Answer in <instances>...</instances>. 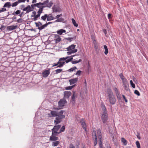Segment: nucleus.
I'll list each match as a JSON object with an SVG mask.
<instances>
[{
    "mask_svg": "<svg viewBox=\"0 0 148 148\" xmlns=\"http://www.w3.org/2000/svg\"><path fill=\"white\" fill-rule=\"evenodd\" d=\"M92 137L93 138H95V140L97 139V137L96 136V131H94L92 133Z\"/></svg>",
    "mask_w": 148,
    "mask_h": 148,
    "instance_id": "c85d7f7f",
    "label": "nucleus"
},
{
    "mask_svg": "<svg viewBox=\"0 0 148 148\" xmlns=\"http://www.w3.org/2000/svg\"><path fill=\"white\" fill-rule=\"evenodd\" d=\"M69 148H75V147L74 145H73L72 144H70V146H69Z\"/></svg>",
    "mask_w": 148,
    "mask_h": 148,
    "instance_id": "052dcab7",
    "label": "nucleus"
},
{
    "mask_svg": "<svg viewBox=\"0 0 148 148\" xmlns=\"http://www.w3.org/2000/svg\"><path fill=\"white\" fill-rule=\"evenodd\" d=\"M134 93L135 94L137 95L138 96H139L140 95L139 92L137 90H135Z\"/></svg>",
    "mask_w": 148,
    "mask_h": 148,
    "instance_id": "a18cd8bd",
    "label": "nucleus"
},
{
    "mask_svg": "<svg viewBox=\"0 0 148 148\" xmlns=\"http://www.w3.org/2000/svg\"><path fill=\"white\" fill-rule=\"evenodd\" d=\"M103 47L105 49L104 53L106 55H107L108 53V48H107V46L105 45H104L103 46Z\"/></svg>",
    "mask_w": 148,
    "mask_h": 148,
    "instance_id": "cd10ccee",
    "label": "nucleus"
},
{
    "mask_svg": "<svg viewBox=\"0 0 148 148\" xmlns=\"http://www.w3.org/2000/svg\"><path fill=\"white\" fill-rule=\"evenodd\" d=\"M101 107L103 111L101 114V120L103 123H106L108 119V115L107 113V109L104 104H101Z\"/></svg>",
    "mask_w": 148,
    "mask_h": 148,
    "instance_id": "f257e3e1",
    "label": "nucleus"
},
{
    "mask_svg": "<svg viewBox=\"0 0 148 148\" xmlns=\"http://www.w3.org/2000/svg\"><path fill=\"white\" fill-rule=\"evenodd\" d=\"M69 56H67L65 58H60L59 60V61H64L66 60V59L69 58Z\"/></svg>",
    "mask_w": 148,
    "mask_h": 148,
    "instance_id": "79ce46f5",
    "label": "nucleus"
},
{
    "mask_svg": "<svg viewBox=\"0 0 148 148\" xmlns=\"http://www.w3.org/2000/svg\"><path fill=\"white\" fill-rule=\"evenodd\" d=\"M50 74L49 70H46L44 71L42 73V75L43 77H47Z\"/></svg>",
    "mask_w": 148,
    "mask_h": 148,
    "instance_id": "1a4fd4ad",
    "label": "nucleus"
},
{
    "mask_svg": "<svg viewBox=\"0 0 148 148\" xmlns=\"http://www.w3.org/2000/svg\"><path fill=\"white\" fill-rule=\"evenodd\" d=\"M23 20L21 18H19L17 21V22L18 23H22Z\"/></svg>",
    "mask_w": 148,
    "mask_h": 148,
    "instance_id": "680f3d73",
    "label": "nucleus"
},
{
    "mask_svg": "<svg viewBox=\"0 0 148 148\" xmlns=\"http://www.w3.org/2000/svg\"><path fill=\"white\" fill-rule=\"evenodd\" d=\"M59 113V112H57L56 111H51V116L50 117H55L57 116H58V114Z\"/></svg>",
    "mask_w": 148,
    "mask_h": 148,
    "instance_id": "2eb2a0df",
    "label": "nucleus"
},
{
    "mask_svg": "<svg viewBox=\"0 0 148 148\" xmlns=\"http://www.w3.org/2000/svg\"><path fill=\"white\" fill-rule=\"evenodd\" d=\"M61 61L59 60L58 62L59 64H60L62 65L63 66L65 63V62H61Z\"/></svg>",
    "mask_w": 148,
    "mask_h": 148,
    "instance_id": "864d4df0",
    "label": "nucleus"
},
{
    "mask_svg": "<svg viewBox=\"0 0 148 148\" xmlns=\"http://www.w3.org/2000/svg\"><path fill=\"white\" fill-rule=\"evenodd\" d=\"M121 141L125 145H126L127 144V140L124 138H121Z\"/></svg>",
    "mask_w": 148,
    "mask_h": 148,
    "instance_id": "4c0bfd02",
    "label": "nucleus"
},
{
    "mask_svg": "<svg viewBox=\"0 0 148 148\" xmlns=\"http://www.w3.org/2000/svg\"><path fill=\"white\" fill-rule=\"evenodd\" d=\"M11 5V4L10 2H8L5 3L3 6L4 8L8 7V8H10Z\"/></svg>",
    "mask_w": 148,
    "mask_h": 148,
    "instance_id": "4be33fe9",
    "label": "nucleus"
},
{
    "mask_svg": "<svg viewBox=\"0 0 148 148\" xmlns=\"http://www.w3.org/2000/svg\"><path fill=\"white\" fill-rule=\"evenodd\" d=\"M43 10L42 8H39L38 11L37 12V13L38 14H41L42 12V11Z\"/></svg>",
    "mask_w": 148,
    "mask_h": 148,
    "instance_id": "09e8293b",
    "label": "nucleus"
},
{
    "mask_svg": "<svg viewBox=\"0 0 148 148\" xmlns=\"http://www.w3.org/2000/svg\"><path fill=\"white\" fill-rule=\"evenodd\" d=\"M65 126L64 125L60 129V132H64L65 130Z\"/></svg>",
    "mask_w": 148,
    "mask_h": 148,
    "instance_id": "37998d69",
    "label": "nucleus"
},
{
    "mask_svg": "<svg viewBox=\"0 0 148 148\" xmlns=\"http://www.w3.org/2000/svg\"><path fill=\"white\" fill-rule=\"evenodd\" d=\"M77 69V68L76 66H74L73 67H72L70 69H69L67 71L69 72H71L73 71H75V70Z\"/></svg>",
    "mask_w": 148,
    "mask_h": 148,
    "instance_id": "a878e982",
    "label": "nucleus"
},
{
    "mask_svg": "<svg viewBox=\"0 0 148 148\" xmlns=\"http://www.w3.org/2000/svg\"><path fill=\"white\" fill-rule=\"evenodd\" d=\"M75 45L72 44L67 48L66 49L68 51V52H67V54L70 55L72 53L76 52L77 50V49H75Z\"/></svg>",
    "mask_w": 148,
    "mask_h": 148,
    "instance_id": "20e7f679",
    "label": "nucleus"
},
{
    "mask_svg": "<svg viewBox=\"0 0 148 148\" xmlns=\"http://www.w3.org/2000/svg\"><path fill=\"white\" fill-rule=\"evenodd\" d=\"M72 87H73V86H70L67 87L66 88V89L67 90H71V89L72 88Z\"/></svg>",
    "mask_w": 148,
    "mask_h": 148,
    "instance_id": "0e129e2a",
    "label": "nucleus"
},
{
    "mask_svg": "<svg viewBox=\"0 0 148 148\" xmlns=\"http://www.w3.org/2000/svg\"><path fill=\"white\" fill-rule=\"evenodd\" d=\"M51 131H52V135H53L56 136H58V134L60 133V132H58L57 131L53 130V129H52Z\"/></svg>",
    "mask_w": 148,
    "mask_h": 148,
    "instance_id": "aec40b11",
    "label": "nucleus"
},
{
    "mask_svg": "<svg viewBox=\"0 0 148 148\" xmlns=\"http://www.w3.org/2000/svg\"><path fill=\"white\" fill-rule=\"evenodd\" d=\"M62 16V14H60V15H57L56 17L55 18H54V19L58 18V19L59 18L60 16Z\"/></svg>",
    "mask_w": 148,
    "mask_h": 148,
    "instance_id": "4d7b16f0",
    "label": "nucleus"
},
{
    "mask_svg": "<svg viewBox=\"0 0 148 148\" xmlns=\"http://www.w3.org/2000/svg\"><path fill=\"white\" fill-rule=\"evenodd\" d=\"M35 23L36 25V27H38V28L40 27V25L41 26V25H42V23L40 21L38 22V23L35 22Z\"/></svg>",
    "mask_w": 148,
    "mask_h": 148,
    "instance_id": "473e14b6",
    "label": "nucleus"
},
{
    "mask_svg": "<svg viewBox=\"0 0 148 148\" xmlns=\"http://www.w3.org/2000/svg\"><path fill=\"white\" fill-rule=\"evenodd\" d=\"M49 3V1L48 0H46V1H44L43 3H41V5H46L47 4H48V3Z\"/></svg>",
    "mask_w": 148,
    "mask_h": 148,
    "instance_id": "a19ab883",
    "label": "nucleus"
},
{
    "mask_svg": "<svg viewBox=\"0 0 148 148\" xmlns=\"http://www.w3.org/2000/svg\"><path fill=\"white\" fill-rule=\"evenodd\" d=\"M17 27V25H11L8 26L7 29L8 30H11L16 29Z\"/></svg>",
    "mask_w": 148,
    "mask_h": 148,
    "instance_id": "dca6fc26",
    "label": "nucleus"
},
{
    "mask_svg": "<svg viewBox=\"0 0 148 148\" xmlns=\"http://www.w3.org/2000/svg\"><path fill=\"white\" fill-rule=\"evenodd\" d=\"M5 28V27L3 25H1L0 29L1 30H4Z\"/></svg>",
    "mask_w": 148,
    "mask_h": 148,
    "instance_id": "69168bd1",
    "label": "nucleus"
},
{
    "mask_svg": "<svg viewBox=\"0 0 148 148\" xmlns=\"http://www.w3.org/2000/svg\"><path fill=\"white\" fill-rule=\"evenodd\" d=\"M114 90L116 94L118 93V92L117 89L116 88H115L114 89Z\"/></svg>",
    "mask_w": 148,
    "mask_h": 148,
    "instance_id": "774afa93",
    "label": "nucleus"
},
{
    "mask_svg": "<svg viewBox=\"0 0 148 148\" xmlns=\"http://www.w3.org/2000/svg\"><path fill=\"white\" fill-rule=\"evenodd\" d=\"M108 97L107 99L108 100L110 103L112 105L115 104L116 102V99L111 90L110 89L107 90Z\"/></svg>",
    "mask_w": 148,
    "mask_h": 148,
    "instance_id": "f03ea898",
    "label": "nucleus"
},
{
    "mask_svg": "<svg viewBox=\"0 0 148 148\" xmlns=\"http://www.w3.org/2000/svg\"><path fill=\"white\" fill-rule=\"evenodd\" d=\"M52 143V145L53 146H57L58 145L59 143V142L58 141L56 140L54 141Z\"/></svg>",
    "mask_w": 148,
    "mask_h": 148,
    "instance_id": "393cba45",
    "label": "nucleus"
},
{
    "mask_svg": "<svg viewBox=\"0 0 148 148\" xmlns=\"http://www.w3.org/2000/svg\"><path fill=\"white\" fill-rule=\"evenodd\" d=\"M26 0H18V3H20L21 2H25Z\"/></svg>",
    "mask_w": 148,
    "mask_h": 148,
    "instance_id": "e2e57ef3",
    "label": "nucleus"
},
{
    "mask_svg": "<svg viewBox=\"0 0 148 148\" xmlns=\"http://www.w3.org/2000/svg\"><path fill=\"white\" fill-rule=\"evenodd\" d=\"M75 39V37L74 38H65L66 40H68L70 42H71L72 40H74Z\"/></svg>",
    "mask_w": 148,
    "mask_h": 148,
    "instance_id": "f704fd0d",
    "label": "nucleus"
},
{
    "mask_svg": "<svg viewBox=\"0 0 148 148\" xmlns=\"http://www.w3.org/2000/svg\"><path fill=\"white\" fill-rule=\"evenodd\" d=\"M64 111L63 110H61L58 114V116H56V120L54 121V123L55 124L60 123L62 119L65 117V116L63 115Z\"/></svg>",
    "mask_w": 148,
    "mask_h": 148,
    "instance_id": "7ed1b4c3",
    "label": "nucleus"
},
{
    "mask_svg": "<svg viewBox=\"0 0 148 148\" xmlns=\"http://www.w3.org/2000/svg\"><path fill=\"white\" fill-rule=\"evenodd\" d=\"M19 3H18V1H17L16 2H15L13 3L12 4V7H15V6H16Z\"/></svg>",
    "mask_w": 148,
    "mask_h": 148,
    "instance_id": "49530a36",
    "label": "nucleus"
},
{
    "mask_svg": "<svg viewBox=\"0 0 148 148\" xmlns=\"http://www.w3.org/2000/svg\"><path fill=\"white\" fill-rule=\"evenodd\" d=\"M97 135L98 138L99 139V142H102L101 141V131L100 129H98L97 131Z\"/></svg>",
    "mask_w": 148,
    "mask_h": 148,
    "instance_id": "9d476101",
    "label": "nucleus"
},
{
    "mask_svg": "<svg viewBox=\"0 0 148 148\" xmlns=\"http://www.w3.org/2000/svg\"><path fill=\"white\" fill-rule=\"evenodd\" d=\"M53 4V2L51 1L49 3L47 4L46 5H43L42 6H41V8H42V10H43V9L44 8L46 7H48V8H51L52 5Z\"/></svg>",
    "mask_w": 148,
    "mask_h": 148,
    "instance_id": "ddd939ff",
    "label": "nucleus"
},
{
    "mask_svg": "<svg viewBox=\"0 0 148 148\" xmlns=\"http://www.w3.org/2000/svg\"><path fill=\"white\" fill-rule=\"evenodd\" d=\"M111 14H108V19H110L111 18Z\"/></svg>",
    "mask_w": 148,
    "mask_h": 148,
    "instance_id": "338daca9",
    "label": "nucleus"
},
{
    "mask_svg": "<svg viewBox=\"0 0 148 148\" xmlns=\"http://www.w3.org/2000/svg\"><path fill=\"white\" fill-rule=\"evenodd\" d=\"M60 127L61 125H58L54 126L53 128L52 129H53L54 130L57 131L60 128Z\"/></svg>",
    "mask_w": 148,
    "mask_h": 148,
    "instance_id": "a211bd4d",
    "label": "nucleus"
},
{
    "mask_svg": "<svg viewBox=\"0 0 148 148\" xmlns=\"http://www.w3.org/2000/svg\"><path fill=\"white\" fill-rule=\"evenodd\" d=\"M78 78H76L74 79H71L69 80L70 84L71 85L73 84L77 81L78 80Z\"/></svg>",
    "mask_w": 148,
    "mask_h": 148,
    "instance_id": "4468645a",
    "label": "nucleus"
},
{
    "mask_svg": "<svg viewBox=\"0 0 148 148\" xmlns=\"http://www.w3.org/2000/svg\"><path fill=\"white\" fill-rule=\"evenodd\" d=\"M52 9L53 10V12H60V10L57 8L53 7Z\"/></svg>",
    "mask_w": 148,
    "mask_h": 148,
    "instance_id": "c756f323",
    "label": "nucleus"
},
{
    "mask_svg": "<svg viewBox=\"0 0 148 148\" xmlns=\"http://www.w3.org/2000/svg\"><path fill=\"white\" fill-rule=\"evenodd\" d=\"M54 19V18L52 16L51 14H47V21H51Z\"/></svg>",
    "mask_w": 148,
    "mask_h": 148,
    "instance_id": "f3484780",
    "label": "nucleus"
},
{
    "mask_svg": "<svg viewBox=\"0 0 148 148\" xmlns=\"http://www.w3.org/2000/svg\"><path fill=\"white\" fill-rule=\"evenodd\" d=\"M136 144L137 148H140V144L138 141H137L136 142Z\"/></svg>",
    "mask_w": 148,
    "mask_h": 148,
    "instance_id": "58836bf2",
    "label": "nucleus"
},
{
    "mask_svg": "<svg viewBox=\"0 0 148 148\" xmlns=\"http://www.w3.org/2000/svg\"><path fill=\"white\" fill-rule=\"evenodd\" d=\"M67 101L65 99H61L58 102V106L59 108H62L64 106V104L66 103Z\"/></svg>",
    "mask_w": 148,
    "mask_h": 148,
    "instance_id": "39448f33",
    "label": "nucleus"
},
{
    "mask_svg": "<svg viewBox=\"0 0 148 148\" xmlns=\"http://www.w3.org/2000/svg\"><path fill=\"white\" fill-rule=\"evenodd\" d=\"M82 61L81 59H79L78 61L75 60L72 61L71 62L72 64H76L78 62H81Z\"/></svg>",
    "mask_w": 148,
    "mask_h": 148,
    "instance_id": "e433bc0d",
    "label": "nucleus"
},
{
    "mask_svg": "<svg viewBox=\"0 0 148 148\" xmlns=\"http://www.w3.org/2000/svg\"><path fill=\"white\" fill-rule=\"evenodd\" d=\"M23 11H26V13H29V12L32 11L31 10V8L29 5H28L27 7L23 8Z\"/></svg>",
    "mask_w": 148,
    "mask_h": 148,
    "instance_id": "f8f14e48",
    "label": "nucleus"
},
{
    "mask_svg": "<svg viewBox=\"0 0 148 148\" xmlns=\"http://www.w3.org/2000/svg\"><path fill=\"white\" fill-rule=\"evenodd\" d=\"M32 13L34 15H32L31 16V17H34L36 15V11H34L32 12Z\"/></svg>",
    "mask_w": 148,
    "mask_h": 148,
    "instance_id": "bf43d9fd",
    "label": "nucleus"
},
{
    "mask_svg": "<svg viewBox=\"0 0 148 148\" xmlns=\"http://www.w3.org/2000/svg\"><path fill=\"white\" fill-rule=\"evenodd\" d=\"M123 83V86L125 88V89L127 91L129 90V84L127 81V80L125 81H124V82Z\"/></svg>",
    "mask_w": 148,
    "mask_h": 148,
    "instance_id": "6e6552de",
    "label": "nucleus"
},
{
    "mask_svg": "<svg viewBox=\"0 0 148 148\" xmlns=\"http://www.w3.org/2000/svg\"><path fill=\"white\" fill-rule=\"evenodd\" d=\"M20 13L21 11L19 10H18L16 11L15 12H13L12 14L14 15H17L20 14Z\"/></svg>",
    "mask_w": 148,
    "mask_h": 148,
    "instance_id": "c9c22d12",
    "label": "nucleus"
},
{
    "mask_svg": "<svg viewBox=\"0 0 148 148\" xmlns=\"http://www.w3.org/2000/svg\"><path fill=\"white\" fill-rule=\"evenodd\" d=\"M122 97H123V99L125 100V102L126 103L127 102V99L125 97V95H122Z\"/></svg>",
    "mask_w": 148,
    "mask_h": 148,
    "instance_id": "6e6d98bb",
    "label": "nucleus"
},
{
    "mask_svg": "<svg viewBox=\"0 0 148 148\" xmlns=\"http://www.w3.org/2000/svg\"><path fill=\"white\" fill-rule=\"evenodd\" d=\"M40 14H38L35 16V17L33 18V19L34 20V21L37 20L38 18L40 16Z\"/></svg>",
    "mask_w": 148,
    "mask_h": 148,
    "instance_id": "72a5a7b5",
    "label": "nucleus"
},
{
    "mask_svg": "<svg viewBox=\"0 0 148 148\" xmlns=\"http://www.w3.org/2000/svg\"><path fill=\"white\" fill-rule=\"evenodd\" d=\"M64 21L63 18H60L57 19L55 22H61Z\"/></svg>",
    "mask_w": 148,
    "mask_h": 148,
    "instance_id": "ea45409f",
    "label": "nucleus"
},
{
    "mask_svg": "<svg viewBox=\"0 0 148 148\" xmlns=\"http://www.w3.org/2000/svg\"><path fill=\"white\" fill-rule=\"evenodd\" d=\"M130 84L132 86L133 88H135V84L133 83L132 80H131L130 81Z\"/></svg>",
    "mask_w": 148,
    "mask_h": 148,
    "instance_id": "c03bdc74",
    "label": "nucleus"
},
{
    "mask_svg": "<svg viewBox=\"0 0 148 148\" xmlns=\"http://www.w3.org/2000/svg\"><path fill=\"white\" fill-rule=\"evenodd\" d=\"M58 137L55 136L51 135V136L50 137L49 140L50 141H55L58 139Z\"/></svg>",
    "mask_w": 148,
    "mask_h": 148,
    "instance_id": "9b49d317",
    "label": "nucleus"
},
{
    "mask_svg": "<svg viewBox=\"0 0 148 148\" xmlns=\"http://www.w3.org/2000/svg\"><path fill=\"white\" fill-rule=\"evenodd\" d=\"M66 32V30H65L63 29H61L59 30H58L57 31V33L59 35H62L63 33H65Z\"/></svg>",
    "mask_w": 148,
    "mask_h": 148,
    "instance_id": "6ab92c4d",
    "label": "nucleus"
},
{
    "mask_svg": "<svg viewBox=\"0 0 148 148\" xmlns=\"http://www.w3.org/2000/svg\"><path fill=\"white\" fill-rule=\"evenodd\" d=\"M77 95L75 93V92H73V93L71 97V100L72 101H74L75 98L77 96Z\"/></svg>",
    "mask_w": 148,
    "mask_h": 148,
    "instance_id": "412c9836",
    "label": "nucleus"
},
{
    "mask_svg": "<svg viewBox=\"0 0 148 148\" xmlns=\"http://www.w3.org/2000/svg\"><path fill=\"white\" fill-rule=\"evenodd\" d=\"M80 122L82 125L85 123V121L83 119H82L80 121Z\"/></svg>",
    "mask_w": 148,
    "mask_h": 148,
    "instance_id": "de8ad7c7",
    "label": "nucleus"
},
{
    "mask_svg": "<svg viewBox=\"0 0 148 148\" xmlns=\"http://www.w3.org/2000/svg\"><path fill=\"white\" fill-rule=\"evenodd\" d=\"M62 71V69H57L54 71V74H56L58 73H60Z\"/></svg>",
    "mask_w": 148,
    "mask_h": 148,
    "instance_id": "b1692460",
    "label": "nucleus"
},
{
    "mask_svg": "<svg viewBox=\"0 0 148 148\" xmlns=\"http://www.w3.org/2000/svg\"><path fill=\"white\" fill-rule=\"evenodd\" d=\"M83 128L84 129L85 131H86V124L85 123L84 125H82Z\"/></svg>",
    "mask_w": 148,
    "mask_h": 148,
    "instance_id": "13d9d810",
    "label": "nucleus"
},
{
    "mask_svg": "<svg viewBox=\"0 0 148 148\" xmlns=\"http://www.w3.org/2000/svg\"><path fill=\"white\" fill-rule=\"evenodd\" d=\"M41 2H39V3H36V7L37 8H41Z\"/></svg>",
    "mask_w": 148,
    "mask_h": 148,
    "instance_id": "8fccbe9b",
    "label": "nucleus"
},
{
    "mask_svg": "<svg viewBox=\"0 0 148 148\" xmlns=\"http://www.w3.org/2000/svg\"><path fill=\"white\" fill-rule=\"evenodd\" d=\"M81 73V71L79 70L77 71L76 73L75 74V75H78V76H79L80 75Z\"/></svg>",
    "mask_w": 148,
    "mask_h": 148,
    "instance_id": "3c124183",
    "label": "nucleus"
},
{
    "mask_svg": "<svg viewBox=\"0 0 148 148\" xmlns=\"http://www.w3.org/2000/svg\"><path fill=\"white\" fill-rule=\"evenodd\" d=\"M99 146L100 147V148H105L102 147V142H99Z\"/></svg>",
    "mask_w": 148,
    "mask_h": 148,
    "instance_id": "5fc2aeb1",
    "label": "nucleus"
},
{
    "mask_svg": "<svg viewBox=\"0 0 148 148\" xmlns=\"http://www.w3.org/2000/svg\"><path fill=\"white\" fill-rule=\"evenodd\" d=\"M54 38V40L56 43L59 42L61 40V38L58 35H55Z\"/></svg>",
    "mask_w": 148,
    "mask_h": 148,
    "instance_id": "423d86ee",
    "label": "nucleus"
},
{
    "mask_svg": "<svg viewBox=\"0 0 148 148\" xmlns=\"http://www.w3.org/2000/svg\"><path fill=\"white\" fill-rule=\"evenodd\" d=\"M119 76L121 79L122 80L123 82H124V81H125L127 80L126 78L124 77V76L122 73H120L119 74Z\"/></svg>",
    "mask_w": 148,
    "mask_h": 148,
    "instance_id": "5701e85b",
    "label": "nucleus"
},
{
    "mask_svg": "<svg viewBox=\"0 0 148 148\" xmlns=\"http://www.w3.org/2000/svg\"><path fill=\"white\" fill-rule=\"evenodd\" d=\"M47 17V14H45L44 16H43L41 17V19L44 21L46 20V18Z\"/></svg>",
    "mask_w": 148,
    "mask_h": 148,
    "instance_id": "2f4dec72",
    "label": "nucleus"
},
{
    "mask_svg": "<svg viewBox=\"0 0 148 148\" xmlns=\"http://www.w3.org/2000/svg\"><path fill=\"white\" fill-rule=\"evenodd\" d=\"M6 11V9L3 8H2L1 10L0 9V13H1V12H3Z\"/></svg>",
    "mask_w": 148,
    "mask_h": 148,
    "instance_id": "603ef678",
    "label": "nucleus"
},
{
    "mask_svg": "<svg viewBox=\"0 0 148 148\" xmlns=\"http://www.w3.org/2000/svg\"><path fill=\"white\" fill-rule=\"evenodd\" d=\"M64 99H67L71 95V93L70 91H65L64 92Z\"/></svg>",
    "mask_w": 148,
    "mask_h": 148,
    "instance_id": "0eeeda50",
    "label": "nucleus"
},
{
    "mask_svg": "<svg viewBox=\"0 0 148 148\" xmlns=\"http://www.w3.org/2000/svg\"><path fill=\"white\" fill-rule=\"evenodd\" d=\"M72 23L74 25L75 27H77L78 26L77 24L76 23V21L74 18H72L71 19Z\"/></svg>",
    "mask_w": 148,
    "mask_h": 148,
    "instance_id": "7c9ffc66",
    "label": "nucleus"
},
{
    "mask_svg": "<svg viewBox=\"0 0 148 148\" xmlns=\"http://www.w3.org/2000/svg\"><path fill=\"white\" fill-rule=\"evenodd\" d=\"M47 25L46 23L43 25H41V26H40V27L38 28V29L39 30H41L45 28V27H47Z\"/></svg>",
    "mask_w": 148,
    "mask_h": 148,
    "instance_id": "bb28decb",
    "label": "nucleus"
}]
</instances>
